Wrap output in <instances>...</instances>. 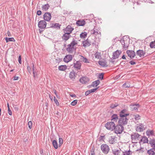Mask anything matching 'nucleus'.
<instances>
[{
  "instance_id": "obj_1",
  "label": "nucleus",
  "mask_w": 155,
  "mask_h": 155,
  "mask_svg": "<svg viewBox=\"0 0 155 155\" xmlns=\"http://www.w3.org/2000/svg\"><path fill=\"white\" fill-rule=\"evenodd\" d=\"M77 44V41L74 39L70 44L68 45V47L66 48V51L70 53H72L74 52H75L76 49L74 46Z\"/></svg>"
},
{
  "instance_id": "obj_2",
  "label": "nucleus",
  "mask_w": 155,
  "mask_h": 155,
  "mask_svg": "<svg viewBox=\"0 0 155 155\" xmlns=\"http://www.w3.org/2000/svg\"><path fill=\"white\" fill-rule=\"evenodd\" d=\"M130 39L127 36H124L123 39L120 41V42L122 45L123 50H125L127 49L129 44Z\"/></svg>"
},
{
  "instance_id": "obj_3",
  "label": "nucleus",
  "mask_w": 155,
  "mask_h": 155,
  "mask_svg": "<svg viewBox=\"0 0 155 155\" xmlns=\"http://www.w3.org/2000/svg\"><path fill=\"white\" fill-rule=\"evenodd\" d=\"M123 126L122 124H119L117 125L116 126H115L114 129L115 133L117 134H121L124 130Z\"/></svg>"
},
{
  "instance_id": "obj_4",
  "label": "nucleus",
  "mask_w": 155,
  "mask_h": 155,
  "mask_svg": "<svg viewBox=\"0 0 155 155\" xmlns=\"http://www.w3.org/2000/svg\"><path fill=\"white\" fill-rule=\"evenodd\" d=\"M127 117H120L118 120L119 124H122L124 126L127 124L129 119L127 118Z\"/></svg>"
},
{
  "instance_id": "obj_5",
  "label": "nucleus",
  "mask_w": 155,
  "mask_h": 155,
  "mask_svg": "<svg viewBox=\"0 0 155 155\" xmlns=\"http://www.w3.org/2000/svg\"><path fill=\"white\" fill-rule=\"evenodd\" d=\"M115 125V122L111 121V122H108L106 124L105 126L107 129L113 130H114Z\"/></svg>"
},
{
  "instance_id": "obj_6",
  "label": "nucleus",
  "mask_w": 155,
  "mask_h": 155,
  "mask_svg": "<svg viewBox=\"0 0 155 155\" xmlns=\"http://www.w3.org/2000/svg\"><path fill=\"white\" fill-rule=\"evenodd\" d=\"M101 149L103 153L105 154H107L110 150V148L107 144H102L101 146Z\"/></svg>"
},
{
  "instance_id": "obj_7",
  "label": "nucleus",
  "mask_w": 155,
  "mask_h": 155,
  "mask_svg": "<svg viewBox=\"0 0 155 155\" xmlns=\"http://www.w3.org/2000/svg\"><path fill=\"white\" fill-rule=\"evenodd\" d=\"M47 23L45 20H41L38 23V27L41 29L45 28L46 26Z\"/></svg>"
},
{
  "instance_id": "obj_8",
  "label": "nucleus",
  "mask_w": 155,
  "mask_h": 155,
  "mask_svg": "<svg viewBox=\"0 0 155 155\" xmlns=\"http://www.w3.org/2000/svg\"><path fill=\"white\" fill-rule=\"evenodd\" d=\"M140 136V135L138 134L134 133L131 135V139L132 141H134V142H136V141L139 140Z\"/></svg>"
},
{
  "instance_id": "obj_9",
  "label": "nucleus",
  "mask_w": 155,
  "mask_h": 155,
  "mask_svg": "<svg viewBox=\"0 0 155 155\" xmlns=\"http://www.w3.org/2000/svg\"><path fill=\"white\" fill-rule=\"evenodd\" d=\"M81 64L79 61H76L73 63V67L77 70H78L81 69Z\"/></svg>"
},
{
  "instance_id": "obj_10",
  "label": "nucleus",
  "mask_w": 155,
  "mask_h": 155,
  "mask_svg": "<svg viewBox=\"0 0 155 155\" xmlns=\"http://www.w3.org/2000/svg\"><path fill=\"white\" fill-rule=\"evenodd\" d=\"M51 18V14L49 12L45 13L43 15V18L45 21H49Z\"/></svg>"
},
{
  "instance_id": "obj_11",
  "label": "nucleus",
  "mask_w": 155,
  "mask_h": 155,
  "mask_svg": "<svg viewBox=\"0 0 155 155\" xmlns=\"http://www.w3.org/2000/svg\"><path fill=\"white\" fill-rule=\"evenodd\" d=\"M91 35H98L99 37H101V35L100 31L96 29L95 27L91 31Z\"/></svg>"
},
{
  "instance_id": "obj_12",
  "label": "nucleus",
  "mask_w": 155,
  "mask_h": 155,
  "mask_svg": "<svg viewBox=\"0 0 155 155\" xmlns=\"http://www.w3.org/2000/svg\"><path fill=\"white\" fill-rule=\"evenodd\" d=\"M74 29V28H72L70 25H68L64 29V33H68L70 34Z\"/></svg>"
},
{
  "instance_id": "obj_13",
  "label": "nucleus",
  "mask_w": 155,
  "mask_h": 155,
  "mask_svg": "<svg viewBox=\"0 0 155 155\" xmlns=\"http://www.w3.org/2000/svg\"><path fill=\"white\" fill-rule=\"evenodd\" d=\"M79 81L82 84H86L89 81V79L87 77H84L80 78Z\"/></svg>"
},
{
  "instance_id": "obj_14",
  "label": "nucleus",
  "mask_w": 155,
  "mask_h": 155,
  "mask_svg": "<svg viewBox=\"0 0 155 155\" xmlns=\"http://www.w3.org/2000/svg\"><path fill=\"white\" fill-rule=\"evenodd\" d=\"M119 115L120 117L127 116L129 115V114L127 113V109H124L120 112Z\"/></svg>"
},
{
  "instance_id": "obj_15",
  "label": "nucleus",
  "mask_w": 155,
  "mask_h": 155,
  "mask_svg": "<svg viewBox=\"0 0 155 155\" xmlns=\"http://www.w3.org/2000/svg\"><path fill=\"white\" fill-rule=\"evenodd\" d=\"M127 53L128 56L131 59L134 58L136 55L135 52L132 50H127Z\"/></svg>"
},
{
  "instance_id": "obj_16",
  "label": "nucleus",
  "mask_w": 155,
  "mask_h": 155,
  "mask_svg": "<svg viewBox=\"0 0 155 155\" xmlns=\"http://www.w3.org/2000/svg\"><path fill=\"white\" fill-rule=\"evenodd\" d=\"M121 53V51H120L117 50L116 51L113 52L112 55V58L113 59H116L118 58Z\"/></svg>"
},
{
  "instance_id": "obj_17",
  "label": "nucleus",
  "mask_w": 155,
  "mask_h": 155,
  "mask_svg": "<svg viewBox=\"0 0 155 155\" xmlns=\"http://www.w3.org/2000/svg\"><path fill=\"white\" fill-rule=\"evenodd\" d=\"M73 58V56L71 55H67L65 56L64 58V61L66 63H68L71 61Z\"/></svg>"
},
{
  "instance_id": "obj_18",
  "label": "nucleus",
  "mask_w": 155,
  "mask_h": 155,
  "mask_svg": "<svg viewBox=\"0 0 155 155\" xmlns=\"http://www.w3.org/2000/svg\"><path fill=\"white\" fill-rule=\"evenodd\" d=\"M64 34L62 36V38L63 40L66 41L71 38V36L70 34L68 33H64Z\"/></svg>"
},
{
  "instance_id": "obj_19",
  "label": "nucleus",
  "mask_w": 155,
  "mask_h": 155,
  "mask_svg": "<svg viewBox=\"0 0 155 155\" xmlns=\"http://www.w3.org/2000/svg\"><path fill=\"white\" fill-rule=\"evenodd\" d=\"M77 75V74L73 71L70 72L69 76L71 80H74L75 79Z\"/></svg>"
},
{
  "instance_id": "obj_20",
  "label": "nucleus",
  "mask_w": 155,
  "mask_h": 155,
  "mask_svg": "<svg viewBox=\"0 0 155 155\" xmlns=\"http://www.w3.org/2000/svg\"><path fill=\"white\" fill-rule=\"evenodd\" d=\"M51 25V26L48 27V28H51L58 29H60V26L61 25L59 23H56L54 24H52Z\"/></svg>"
},
{
  "instance_id": "obj_21",
  "label": "nucleus",
  "mask_w": 155,
  "mask_h": 155,
  "mask_svg": "<svg viewBox=\"0 0 155 155\" xmlns=\"http://www.w3.org/2000/svg\"><path fill=\"white\" fill-rule=\"evenodd\" d=\"M146 53L143 50H139L137 51L136 54L137 55L139 56L140 57L144 56Z\"/></svg>"
},
{
  "instance_id": "obj_22",
  "label": "nucleus",
  "mask_w": 155,
  "mask_h": 155,
  "mask_svg": "<svg viewBox=\"0 0 155 155\" xmlns=\"http://www.w3.org/2000/svg\"><path fill=\"white\" fill-rule=\"evenodd\" d=\"M137 131L141 132L143 131L144 130V126L142 124H140L139 126H137L136 128Z\"/></svg>"
},
{
  "instance_id": "obj_23",
  "label": "nucleus",
  "mask_w": 155,
  "mask_h": 155,
  "mask_svg": "<svg viewBox=\"0 0 155 155\" xmlns=\"http://www.w3.org/2000/svg\"><path fill=\"white\" fill-rule=\"evenodd\" d=\"M91 42H89L88 41V39H87V40L83 41L82 42V45L84 47H89L91 45Z\"/></svg>"
},
{
  "instance_id": "obj_24",
  "label": "nucleus",
  "mask_w": 155,
  "mask_h": 155,
  "mask_svg": "<svg viewBox=\"0 0 155 155\" xmlns=\"http://www.w3.org/2000/svg\"><path fill=\"white\" fill-rule=\"evenodd\" d=\"M130 106L132 110H137L140 107V105L138 104H136L130 105Z\"/></svg>"
},
{
  "instance_id": "obj_25",
  "label": "nucleus",
  "mask_w": 155,
  "mask_h": 155,
  "mask_svg": "<svg viewBox=\"0 0 155 155\" xmlns=\"http://www.w3.org/2000/svg\"><path fill=\"white\" fill-rule=\"evenodd\" d=\"M118 119V117L116 114H114L111 116V121L115 122V123H117Z\"/></svg>"
},
{
  "instance_id": "obj_26",
  "label": "nucleus",
  "mask_w": 155,
  "mask_h": 155,
  "mask_svg": "<svg viewBox=\"0 0 155 155\" xmlns=\"http://www.w3.org/2000/svg\"><path fill=\"white\" fill-rule=\"evenodd\" d=\"M142 142H143V143H148V138L146 136H144L143 137L140 141L139 143L140 144H141V143Z\"/></svg>"
},
{
  "instance_id": "obj_27",
  "label": "nucleus",
  "mask_w": 155,
  "mask_h": 155,
  "mask_svg": "<svg viewBox=\"0 0 155 155\" xmlns=\"http://www.w3.org/2000/svg\"><path fill=\"white\" fill-rule=\"evenodd\" d=\"M85 24V22L84 20H78L76 22V24L79 26H83Z\"/></svg>"
},
{
  "instance_id": "obj_28",
  "label": "nucleus",
  "mask_w": 155,
  "mask_h": 155,
  "mask_svg": "<svg viewBox=\"0 0 155 155\" xmlns=\"http://www.w3.org/2000/svg\"><path fill=\"white\" fill-rule=\"evenodd\" d=\"M99 64L103 67H107L106 61L105 60H103L102 61H99L98 62Z\"/></svg>"
},
{
  "instance_id": "obj_29",
  "label": "nucleus",
  "mask_w": 155,
  "mask_h": 155,
  "mask_svg": "<svg viewBox=\"0 0 155 155\" xmlns=\"http://www.w3.org/2000/svg\"><path fill=\"white\" fill-rule=\"evenodd\" d=\"M67 68V66L66 65H61L58 67V69L61 71H64Z\"/></svg>"
},
{
  "instance_id": "obj_30",
  "label": "nucleus",
  "mask_w": 155,
  "mask_h": 155,
  "mask_svg": "<svg viewBox=\"0 0 155 155\" xmlns=\"http://www.w3.org/2000/svg\"><path fill=\"white\" fill-rule=\"evenodd\" d=\"M112 152L114 155H119L121 152V150L114 149L112 150Z\"/></svg>"
},
{
  "instance_id": "obj_31",
  "label": "nucleus",
  "mask_w": 155,
  "mask_h": 155,
  "mask_svg": "<svg viewBox=\"0 0 155 155\" xmlns=\"http://www.w3.org/2000/svg\"><path fill=\"white\" fill-rule=\"evenodd\" d=\"M50 7V6L48 4H47L43 5L42 7V9L43 11H47Z\"/></svg>"
},
{
  "instance_id": "obj_32",
  "label": "nucleus",
  "mask_w": 155,
  "mask_h": 155,
  "mask_svg": "<svg viewBox=\"0 0 155 155\" xmlns=\"http://www.w3.org/2000/svg\"><path fill=\"white\" fill-rule=\"evenodd\" d=\"M52 143L54 148L57 149L58 147V145L57 141L55 140H54L52 141Z\"/></svg>"
},
{
  "instance_id": "obj_33",
  "label": "nucleus",
  "mask_w": 155,
  "mask_h": 155,
  "mask_svg": "<svg viewBox=\"0 0 155 155\" xmlns=\"http://www.w3.org/2000/svg\"><path fill=\"white\" fill-rule=\"evenodd\" d=\"M100 82L99 80H97L93 82L92 83V86L94 87L95 86H97L100 83Z\"/></svg>"
},
{
  "instance_id": "obj_34",
  "label": "nucleus",
  "mask_w": 155,
  "mask_h": 155,
  "mask_svg": "<svg viewBox=\"0 0 155 155\" xmlns=\"http://www.w3.org/2000/svg\"><path fill=\"white\" fill-rule=\"evenodd\" d=\"M5 40H6V42H8L9 41H15V39L13 38H7L6 37L5 38Z\"/></svg>"
},
{
  "instance_id": "obj_35",
  "label": "nucleus",
  "mask_w": 155,
  "mask_h": 155,
  "mask_svg": "<svg viewBox=\"0 0 155 155\" xmlns=\"http://www.w3.org/2000/svg\"><path fill=\"white\" fill-rule=\"evenodd\" d=\"M147 153L149 155H154L155 153L154 152L153 150L151 149L150 150H147Z\"/></svg>"
},
{
  "instance_id": "obj_36",
  "label": "nucleus",
  "mask_w": 155,
  "mask_h": 155,
  "mask_svg": "<svg viewBox=\"0 0 155 155\" xmlns=\"http://www.w3.org/2000/svg\"><path fill=\"white\" fill-rule=\"evenodd\" d=\"M109 142L110 144H113L115 143V138L111 137L109 139Z\"/></svg>"
},
{
  "instance_id": "obj_37",
  "label": "nucleus",
  "mask_w": 155,
  "mask_h": 155,
  "mask_svg": "<svg viewBox=\"0 0 155 155\" xmlns=\"http://www.w3.org/2000/svg\"><path fill=\"white\" fill-rule=\"evenodd\" d=\"M87 34L85 32H82L80 35V37L81 38H84L87 36Z\"/></svg>"
},
{
  "instance_id": "obj_38",
  "label": "nucleus",
  "mask_w": 155,
  "mask_h": 155,
  "mask_svg": "<svg viewBox=\"0 0 155 155\" xmlns=\"http://www.w3.org/2000/svg\"><path fill=\"white\" fill-rule=\"evenodd\" d=\"M94 56L95 58L97 59H99L101 58L100 53L98 52H96L94 54Z\"/></svg>"
},
{
  "instance_id": "obj_39",
  "label": "nucleus",
  "mask_w": 155,
  "mask_h": 155,
  "mask_svg": "<svg viewBox=\"0 0 155 155\" xmlns=\"http://www.w3.org/2000/svg\"><path fill=\"white\" fill-rule=\"evenodd\" d=\"M80 59L82 61H83L85 63H88V61L87 59L86 58L82 56H81V58H80Z\"/></svg>"
},
{
  "instance_id": "obj_40",
  "label": "nucleus",
  "mask_w": 155,
  "mask_h": 155,
  "mask_svg": "<svg viewBox=\"0 0 155 155\" xmlns=\"http://www.w3.org/2000/svg\"><path fill=\"white\" fill-rule=\"evenodd\" d=\"M150 46L151 48H155V41H152L150 43Z\"/></svg>"
},
{
  "instance_id": "obj_41",
  "label": "nucleus",
  "mask_w": 155,
  "mask_h": 155,
  "mask_svg": "<svg viewBox=\"0 0 155 155\" xmlns=\"http://www.w3.org/2000/svg\"><path fill=\"white\" fill-rule=\"evenodd\" d=\"M149 143L151 145V146H152L153 145L155 144V139H153L150 140L149 141Z\"/></svg>"
},
{
  "instance_id": "obj_42",
  "label": "nucleus",
  "mask_w": 155,
  "mask_h": 155,
  "mask_svg": "<svg viewBox=\"0 0 155 155\" xmlns=\"http://www.w3.org/2000/svg\"><path fill=\"white\" fill-rule=\"evenodd\" d=\"M63 143V140L62 138H59V147H60Z\"/></svg>"
},
{
  "instance_id": "obj_43",
  "label": "nucleus",
  "mask_w": 155,
  "mask_h": 155,
  "mask_svg": "<svg viewBox=\"0 0 155 155\" xmlns=\"http://www.w3.org/2000/svg\"><path fill=\"white\" fill-rule=\"evenodd\" d=\"M134 118L136 120L140 119V117L139 114H137L135 115H134Z\"/></svg>"
},
{
  "instance_id": "obj_44",
  "label": "nucleus",
  "mask_w": 155,
  "mask_h": 155,
  "mask_svg": "<svg viewBox=\"0 0 155 155\" xmlns=\"http://www.w3.org/2000/svg\"><path fill=\"white\" fill-rule=\"evenodd\" d=\"M123 155H131L132 154L130 150L123 152Z\"/></svg>"
},
{
  "instance_id": "obj_45",
  "label": "nucleus",
  "mask_w": 155,
  "mask_h": 155,
  "mask_svg": "<svg viewBox=\"0 0 155 155\" xmlns=\"http://www.w3.org/2000/svg\"><path fill=\"white\" fill-rule=\"evenodd\" d=\"M118 104L117 103H116L114 104H112L110 105V107L111 108L113 109V108H114L115 107H117V106H118Z\"/></svg>"
},
{
  "instance_id": "obj_46",
  "label": "nucleus",
  "mask_w": 155,
  "mask_h": 155,
  "mask_svg": "<svg viewBox=\"0 0 155 155\" xmlns=\"http://www.w3.org/2000/svg\"><path fill=\"white\" fill-rule=\"evenodd\" d=\"M32 121H30L28 122V127L30 129H31L32 128Z\"/></svg>"
},
{
  "instance_id": "obj_47",
  "label": "nucleus",
  "mask_w": 155,
  "mask_h": 155,
  "mask_svg": "<svg viewBox=\"0 0 155 155\" xmlns=\"http://www.w3.org/2000/svg\"><path fill=\"white\" fill-rule=\"evenodd\" d=\"M104 74L102 73H100L98 76L99 78L101 80L103 79L104 78Z\"/></svg>"
},
{
  "instance_id": "obj_48",
  "label": "nucleus",
  "mask_w": 155,
  "mask_h": 155,
  "mask_svg": "<svg viewBox=\"0 0 155 155\" xmlns=\"http://www.w3.org/2000/svg\"><path fill=\"white\" fill-rule=\"evenodd\" d=\"M78 101L77 100H74L72 102L71 104L72 106L75 105L77 103Z\"/></svg>"
},
{
  "instance_id": "obj_49",
  "label": "nucleus",
  "mask_w": 155,
  "mask_h": 155,
  "mask_svg": "<svg viewBox=\"0 0 155 155\" xmlns=\"http://www.w3.org/2000/svg\"><path fill=\"white\" fill-rule=\"evenodd\" d=\"M54 101L55 103V104H56L57 106H59V103L58 102V100L55 97H54Z\"/></svg>"
},
{
  "instance_id": "obj_50",
  "label": "nucleus",
  "mask_w": 155,
  "mask_h": 155,
  "mask_svg": "<svg viewBox=\"0 0 155 155\" xmlns=\"http://www.w3.org/2000/svg\"><path fill=\"white\" fill-rule=\"evenodd\" d=\"M130 87V85L129 84H127L126 83L124 84L123 85V87L124 88L129 87Z\"/></svg>"
},
{
  "instance_id": "obj_51",
  "label": "nucleus",
  "mask_w": 155,
  "mask_h": 155,
  "mask_svg": "<svg viewBox=\"0 0 155 155\" xmlns=\"http://www.w3.org/2000/svg\"><path fill=\"white\" fill-rule=\"evenodd\" d=\"M99 87H98L96 88L90 90L91 91V93L95 92L98 88Z\"/></svg>"
},
{
  "instance_id": "obj_52",
  "label": "nucleus",
  "mask_w": 155,
  "mask_h": 155,
  "mask_svg": "<svg viewBox=\"0 0 155 155\" xmlns=\"http://www.w3.org/2000/svg\"><path fill=\"white\" fill-rule=\"evenodd\" d=\"M91 93L90 90H89L86 91L85 94L86 96H87Z\"/></svg>"
},
{
  "instance_id": "obj_53",
  "label": "nucleus",
  "mask_w": 155,
  "mask_h": 155,
  "mask_svg": "<svg viewBox=\"0 0 155 155\" xmlns=\"http://www.w3.org/2000/svg\"><path fill=\"white\" fill-rule=\"evenodd\" d=\"M41 14V12L40 10H38L37 12V14L38 15H40Z\"/></svg>"
},
{
  "instance_id": "obj_54",
  "label": "nucleus",
  "mask_w": 155,
  "mask_h": 155,
  "mask_svg": "<svg viewBox=\"0 0 155 155\" xmlns=\"http://www.w3.org/2000/svg\"><path fill=\"white\" fill-rule=\"evenodd\" d=\"M104 136H101L99 138V140H103V138H104Z\"/></svg>"
},
{
  "instance_id": "obj_55",
  "label": "nucleus",
  "mask_w": 155,
  "mask_h": 155,
  "mask_svg": "<svg viewBox=\"0 0 155 155\" xmlns=\"http://www.w3.org/2000/svg\"><path fill=\"white\" fill-rule=\"evenodd\" d=\"M18 61V62H19V63L20 64H21V56L20 55L19 56Z\"/></svg>"
},
{
  "instance_id": "obj_56",
  "label": "nucleus",
  "mask_w": 155,
  "mask_h": 155,
  "mask_svg": "<svg viewBox=\"0 0 155 155\" xmlns=\"http://www.w3.org/2000/svg\"><path fill=\"white\" fill-rule=\"evenodd\" d=\"M8 113L9 115H12V112L10 109H8Z\"/></svg>"
},
{
  "instance_id": "obj_57",
  "label": "nucleus",
  "mask_w": 155,
  "mask_h": 155,
  "mask_svg": "<svg viewBox=\"0 0 155 155\" xmlns=\"http://www.w3.org/2000/svg\"><path fill=\"white\" fill-rule=\"evenodd\" d=\"M130 63L132 65H133L136 64V62L133 61H131L130 62Z\"/></svg>"
},
{
  "instance_id": "obj_58",
  "label": "nucleus",
  "mask_w": 155,
  "mask_h": 155,
  "mask_svg": "<svg viewBox=\"0 0 155 155\" xmlns=\"http://www.w3.org/2000/svg\"><path fill=\"white\" fill-rule=\"evenodd\" d=\"M70 13H71L70 12L69 13V12H68L67 11H64V15H68V14H70Z\"/></svg>"
},
{
  "instance_id": "obj_59",
  "label": "nucleus",
  "mask_w": 155,
  "mask_h": 155,
  "mask_svg": "<svg viewBox=\"0 0 155 155\" xmlns=\"http://www.w3.org/2000/svg\"><path fill=\"white\" fill-rule=\"evenodd\" d=\"M143 149L142 148H141V149H140L139 150L137 149L136 150V151H139V152H141L143 153V151L141 150V149Z\"/></svg>"
},
{
  "instance_id": "obj_60",
  "label": "nucleus",
  "mask_w": 155,
  "mask_h": 155,
  "mask_svg": "<svg viewBox=\"0 0 155 155\" xmlns=\"http://www.w3.org/2000/svg\"><path fill=\"white\" fill-rule=\"evenodd\" d=\"M33 77L34 78L35 77L36 75L37 74V73L34 71V70L33 71Z\"/></svg>"
},
{
  "instance_id": "obj_61",
  "label": "nucleus",
  "mask_w": 155,
  "mask_h": 155,
  "mask_svg": "<svg viewBox=\"0 0 155 155\" xmlns=\"http://www.w3.org/2000/svg\"><path fill=\"white\" fill-rule=\"evenodd\" d=\"M19 78V77H17V76L14 77L13 80L14 81L17 80H18V79Z\"/></svg>"
},
{
  "instance_id": "obj_62",
  "label": "nucleus",
  "mask_w": 155,
  "mask_h": 155,
  "mask_svg": "<svg viewBox=\"0 0 155 155\" xmlns=\"http://www.w3.org/2000/svg\"><path fill=\"white\" fill-rule=\"evenodd\" d=\"M27 67V68L28 70V71L29 72L31 73V72H30V71L31 70V68H30V67L29 66H28Z\"/></svg>"
},
{
  "instance_id": "obj_63",
  "label": "nucleus",
  "mask_w": 155,
  "mask_h": 155,
  "mask_svg": "<svg viewBox=\"0 0 155 155\" xmlns=\"http://www.w3.org/2000/svg\"><path fill=\"white\" fill-rule=\"evenodd\" d=\"M49 96L50 99L52 101L53 100V97L50 94H49Z\"/></svg>"
},
{
  "instance_id": "obj_64",
  "label": "nucleus",
  "mask_w": 155,
  "mask_h": 155,
  "mask_svg": "<svg viewBox=\"0 0 155 155\" xmlns=\"http://www.w3.org/2000/svg\"><path fill=\"white\" fill-rule=\"evenodd\" d=\"M152 147H153V148H152L153 150H154L155 151V144H154L153 145H152V146H151Z\"/></svg>"
}]
</instances>
